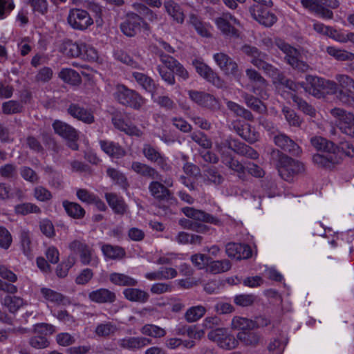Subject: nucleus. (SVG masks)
Listing matches in <instances>:
<instances>
[{
    "instance_id": "obj_1",
    "label": "nucleus",
    "mask_w": 354,
    "mask_h": 354,
    "mask_svg": "<svg viewBox=\"0 0 354 354\" xmlns=\"http://www.w3.org/2000/svg\"><path fill=\"white\" fill-rule=\"evenodd\" d=\"M270 162L277 169L281 178L288 182L292 181L295 176L304 170L302 163L278 149H274L271 152Z\"/></svg>"
},
{
    "instance_id": "obj_2",
    "label": "nucleus",
    "mask_w": 354,
    "mask_h": 354,
    "mask_svg": "<svg viewBox=\"0 0 354 354\" xmlns=\"http://www.w3.org/2000/svg\"><path fill=\"white\" fill-rule=\"evenodd\" d=\"M113 95L120 104L136 110H139L145 104V99L142 95L124 84H118Z\"/></svg>"
},
{
    "instance_id": "obj_3",
    "label": "nucleus",
    "mask_w": 354,
    "mask_h": 354,
    "mask_svg": "<svg viewBox=\"0 0 354 354\" xmlns=\"http://www.w3.org/2000/svg\"><path fill=\"white\" fill-rule=\"evenodd\" d=\"M216 147L218 152L223 156H226L225 149H230L239 155L256 160L259 158V153L251 147L242 143L237 140L227 138L220 143H216Z\"/></svg>"
},
{
    "instance_id": "obj_4",
    "label": "nucleus",
    "mask_w": 354,
    "mask_h": 354,
    "mask_svg": "<svg viewBox=\"0 0 354 354\" xmlns=\"http://www.w3.org/2000/svg\"><path fill=\"white\" fill-rule=\"evenodd\" d=\"M274 44L286 55V61L293 68L301 72H306L308 70L309 66L299 59L300 53L295 48L279 38L274 40Z\"/></svg>"
},
{
    "instance_id": "obj_5",
    "label": "nucleus",
    "mask_w": 354,
    "mask_h": 354,
    "mask_svg": "<svg viewBox=\"0 0 354 354\" xmlns=\"http://www.w3.org/2000/svg\"><path fill=\"white\" fill-rule=\"evenodd\" d=\"M335 80L338 85L337 98L344 104L354 106V80L344 74L336 75Z\"/></svg>"
},
{
    "instance_id": "obj_6",
    "label": "nucleus",
    "mask_w": 354,
    "mask_h": 354,
    "mask_svg": "<svg viewBox=\"0 0 354 354\" xmlns=\"http://www.w3.org/2000/svg\"><path fill=\"white\" fill-rule=\"evenodd\" d=\"M67 22L73 29L84 31L93 24V19L87 10L75 8L69 10Z\"/></svg>"
},
{
    "instance_id": "obj_7",
    "label": "nucleus",
    "mask_w": 354,
    "mask_h": 354,
    "mask_svg": "<svg viewBox=\"0 0 354 354\" xmlns=\"http://www.w3.org/2000/svg\"><path fill=\"white\" fill-rule=\"evenodd\" d=\"M213 59L218 68L226 75L239 80L242 75L238 64L227 54L220 52L213 55Z\"/></svg>"
},
{
    "instance_id": "obj_8",
    "label": "nucleus",
    "mask_w": 354,
    "mask_h": 354,
    "mask_svg": "<svg viewBox=\"0 0 354 354\" xmlns=\"http://www.w3.org/2000/svg\"><path fill=\"white\" fill-rule=\"evenodd\" d=\"M330 112L337 119V127L342 133L354 138V115L339 108L332 109Z\"/></svg>"
},
{
    "instance_id": "obj_9",
    "label": "nucleus",
    "mask_w": 354,
    "mask_h": 354,
    "mask_svg": "<svg viewBox=\"0 0 354 354\" xmlns=\"http://www.w3.org/2000/svg\"><path fill=\"white\" fill-rule=\"evenodd\" d=\"M215 24L218 30L226 37L238 38L239 31L233 25H239V21L230 12H224L216 18Z\"/></svg>"
},
{
    "instance_id": "obj_10",
    "label": "nucleus",
    "mask_w": 354,
    "mask_h": 354,
    "mask_svg": "<svg viewBox=\"0 0 354 354\" xmlns=\"http://www.w3.org/2000/svg\"><path fill=\"white\" fill-rule=\"evenodd\" d=\"M269 7L261 4H254L250 7L249 12L252 17L265 27H271L277 21V16L268 10Z\"/></svg>"
},
{
    "instance_id": "obj_11",
    "label": "nucleus",
    "mask_w": 354,
    "mask_h": 354,
    "mask_svg": "<svg viewBox=\"0 0 354 354\" xmlns=\"http://www.w3.org/2000/svg\"><path fill=\"white\" fill-rule=\"evenodd\" d=\"M188 95L193 102L202 107L214 111L220 109L221 104L219 100L210 93L190 90L188 91Z\"/></svg>"
},
{
    "instance_id": "obj_12",
    "label": "nucleus",
    "mask_w": 354,
    "mask_h": 354,
    "mask_svg": "<svg viewBox=\"0 0 354 354\" xmlns=\"http://www.w3.org/2000/svg\"><path fill=\"white\" fill-rule=\"evenodd\" d=\"M207 337L210 340L216 342L221 348L226 350L233 349L238 345V341L232 335L229 334L225 328L212 330Z\"/></svg>"
},
{
    "instance_id": "obj_13",
    "label": "nucleus",
    "mask_w": 354,
    "mask_h": 354,
    "mask_svg": "<svg viewBox=\"0 0 354 354\" xmlns=\"http://www.w3.org/2000/svg\"><path fill=\"white\" fill-rule=\"evenodd\" d=\"M68 247L74 252L80 253V260L83 264L95 266L99 263L98 258L93 250L85 243L79 240H75L69 244Z\"/></svg>"
},
{
    "instance_id": "obj_14",
    "label": "nucleus",
    "mask_w": 354,
    "mask_h": 354,
    "mask_svg": "<svg viewBox=\"0 0 354 354\" xmlns=\"http://www.w3.org/2000/svg\"><path fill=\"white\" fill-rule=\"evenodd\" d=\"M142 24L146 29L149 28L148 24L142 17L134 12H130L127 15L124 21L120 24V30L127 37H133L140 30Z\"/></svg>"
},
{
    "instance_id": "obj_15",
    "label": "nucleus",
    "mask_w": 354,
    "mask_h": 354,
    "mask_svg": "<svg viewBox=\"0 0 354 354\" xmlns=\"http://www.w3.org/2000/svg\"><path fill=\"white\" fill-rule=\"evenodd\" d=\"M142 153L144 156L150 162L156 163L163 171H169L171 170V166L168 162L167 158L161 153L149 144L143 145Z\"/></svg>"
},
{
    "instance_id": "obj_16",
    "label": "nucleus",
    "mask_w": 354,
    "mask_h": 354,
    "mask_svg": "<svg viewBox=\"0 0 354 354\" xmlns=\"http://www.w3.org/2000/svg\"><path fill=\"white\" fill-rule=\"evenodd\" d=\"M192 65L197 73L205 80L218 87L222 85V81L218 74L207 64L195 59L192 61Z\"/></svg>"
},
{
    "instance_id": "obj_17",
    "label": "nucleus",
    "mask_w": 354,
    "mask_h": 354,
    "mask_svg": "<svg viewBox=\"0 0 354 354\" xmlns=\"http://www.w3.org/2000/svg\"><path fill=\"white\" fill-rule=\"evenodd\" d=\"M182 212L187 217L196 221L207 223L217 226L222 225V221L219 218L203 210L191 207H185L182 208Z\"/></svg>"
},
{
    "instance_id": "obj_18",
    "label": "nucleus",
    "mask_w": 354,
    "mask_h": 354,
    "mask_svg": "<svg viewBox=\"0 0 354 354\" xmlns=\"http://www.w3.org/2000/svg\"><path fill=\"white\" fill-rule=\"evenodd\" d=\"M227 255L235 260L246 259L252 256V250L246 244L229 243L226 245Z\"/></svg>"
},
{
    "instance_id": "obj_19",
    "label": "nucleus",
    "mask_w": 354,
    "mask_h": 354,
    "mask_svg": "<svg viewBox=\"0 0 354 354\" xmlns=\"http://www.w3.org/2000/svg\"><path fill=\"white\" fill-rule=\"evenodd\" d=\"M306 82H301V88H303L306 93L315 97L321 98L323 97V78L317 76L306 75Z\"/></svg>"
},
{
    "instance_id": "obj_20",
    "label": "nucleus",
    "mask_w": 354,
    "mask_h": 354,
    "mask_svg": "<svg viewBox=\"0 0 354 354\" xmlns=\"http://www.w3.org/2000/svg\"><path fill=\"white\" fill-rule=\"evenodd\" d=\"M273 141L277 147L292 155L297 156L301 152L299 145L285 133L279 132L273 136Z\"/></svg>"
},
{
    "instance_id": "obj_21",
    "label": "nucleus",
    "mask_w": 354,
    "mask_h": 354,
    "mask_svg": "<svg viewBox=\"0 0 354 354\" xmlns=\"http://www.w3.org/2000/svg\"><path fill=\"white\" fill-rule=\"evenodd\" d=\"M67 112L73 118L86 124H92L95 121L93 113L78 104H71L67 109Z\"/></svg>"
},
{
    "instance_id": "obj_22",
    "label": "nucleus",
    "mask_w": 354,
    "mask_h": 354,
    "mask_svg": "<svg viewBox=\"0 0 354 354\" xmlns=\"http://www.w3.org/2000/svg\"><path fill=\"white\" fill-rule=\"evenodd\" d=\"M148 189L151 196L158 201H167L173 197L171 191L157 180H153Z\"/></svg>"
},
{
    "instance_id": "obj_23",
    "label": "nucleus",
    "mask_w": 354,
    "mask_h": 354,
    "mask_svg": "<svg viewBox=\"0 0 354 354\" xmlns=\"http://www.w3.org/2000/svg\"><path fill=\"white\" fill-rule=\"evenodd\" d=\"M151 339L143 337H127L118 342V345L124 348L131 351L141 349L142 348L151 344Z\"/></svg>"
},
{
    "instance_id": "obj_24",
    "label": "nucleus",
    "mask_w": 354,
    "mask_h": 354,
    "mask_svg": "<svg viewBox=\"0 0 354 354\" xmlns=\"http://www.w3.org/2000/svg\"><path fill=\"white\" fill-rule=\"evenodd\" d=\"M82 42L77 43L69 39H64L59 46V51L68 57L76 58L82 55Z\"/></svg>"
},
{
    "instance_id": "obj_25",
    "label": "nucleus",
    "mask_w": 354,
    "mask_h": 354,
    "mask_svg": "<svg viewBox=\"0 0 354 354\" xmlns=\"http://www.w3.org/2000/svg\"><path fill=\"white\" fill-rule=\"evenodd\" d=\"M55 132L66 140H78L79 136L77 130L71 125L55 120L53 124Z\"/></svg>"
},
{
    "instance_id": "obj_26",
    "label": "nucleus",
    "mask_w": 354,
    "mask_h": 354,
    "mask_svg": "<svg viewBox=\"0 0 354 354\" xmlns=\"http://www.w3.org/2000/svg\"><path fill=\"white\" fill-rule=\"evenodd\" d=\"M40 294L46 301L56 305L67 306L71 303L67 297L48 288H41Z\"/></svg>"
},
{
    "instance_id": "obj_27",
    "label": "nucleus",
    "mask_w": 354,
    "mask_h": 354,
    "mask_svg": "<svg viewBox=\"0 0 354 354\" xmlns=\"http://www.w3.org/2000/svg\"><path fill=\"white\" fill-rule=\"evenodd\" d=\"M88 298L91 301L98 303H113L116 300V295L106 288H100L93 290L88 294Z\"/></svg>"
},
{
    "instance_id": "obj_28",
    "label": "nucleus",
    "mask_w": 354,
    "mask_h": 354,
    "mask_svg": "<svg viewBox=\"0 0 354 354\" xmlns=\"http://www.w3.org/2000/svg\"><path fill=\"white\" fill-rule=\"evenodd\" d=\"M131 169L136 174L151 180L160 179L161 176L155 168L137 161L132 162Z\"/></svg>"
},
{
    "instance_id": "obj_29",
    "label": "nucleus",
    "mask_w": 354,
    "mask_h": 354,
    "mask_svg": "<svg viewBox=\"0 0 354 354\" xmlns=\"http://www.w3.org/2000/svg\"><path fill=\"white\" fill-rule=\"evenodd\" d=\"M102 150L110 157L121 158L125 156V150L118 143L113 141L102 140L99 142Z\"/></svg>"
},
{
    "instance_id": "obj_30",
    "label": "nucleus",
    "mask_w": 354,
    "mask_h": 354,
    "mask_svg": "<svg viewBox=\"0 0 354 354\" xmlns=\"http://www.w3.org/2000/svg\"><path fill=\"white\" fill-rule=\"evenodd\" d=\"M166 12L174 21L182 24L185 20V15L180 6L173 0H167L164 2Z\"/></svg>"
},
{
    "instance_id": "obj_31",
    "label": "nucleus",
    "mask_w": 354,
    "mask_h": 354,
    "mask_svg": "<svg viewBox=\"0 0 354 354\" xmlns=\"http://www.w3.org/2000/svg\"><path fill=\"white\" fill-rule=\"evenodd\" d=\"M132 76L143 89L151 93L153 97L156 90V85L153 80L147 75L139 72H133Z\"/></svg>"
},
{
    "instance_id": "obj_32",
    "label": "nucleus",
    "mask_w": 354,
    "mask_h": 354,
    "mask_svg": "<svg viewBox=\"0 0 354 354\" xmlns=\"http://www.w3.org/2000/svg\"><path fill=\"white\" fill-rule=\"evenodd\" d=\"M234 129L239 136L249 143H254L259 140V133L250 124L234 126Z\"/></svg>"
},
{
    "instance_id": "obj_33",
    "label": "nucleus",
    "mask_w": 354,
    "mask_h": 354,
    "mask_svg": "<svg viewBox=\"0 0 354 354\" xmlns=\"http://www.w3.org/2000/svg\"><path fill=\"white\" fill-rule=\"evenodd\" d=\"M203 177L204 182L207 185L213 184L214 185H219L224 180L223 175L220 173L218 169L214 166H209L205 169L203 170Z\"/></svg>"
},
{
    "instance_id": "obj_34",
    "label": "nucleus",
    "mask_w": 354,
    "mask_h": 354,
    "mask_svg": "<svg viewBox=\"0 0 354 354\" xmlns=\"http://www.w3.org/2000/svg\"><path fill=\"white\" fill-rule=\"evenodd\" d=\"M106 200L115 214L122 215L127 209V205L124 200L113 193H106L105 194Z\"/></svg>"
},
{
    "instance_id": "obj_35",
    "label": "nucleus",
    "mask_w": 354,
    "mask_h": 354,
    "mask_svg": "<svg viewBox=\"0 0 354 354\" xmlns=\"http://www.w3.org/2000/svg\"><path fill=\"white\" fill-rule=\"evenodd\" d=\"M123 295L125 299L130 301L138 303H145L149 297V295L138 288H129L123 290Z\"/></svg>"
},
{
    "instance_id": "obj_36",
    "label": "nucleus",
    "mask_w": 354,
    "mask_h": 354,
    "mask_svg": "<svg viewBox=\"0 0 354 354\" xmlns=\"http://www.w3.org/2000/svg\"><path fill=\"white\" fill-rule=\"evenodd\" d=\"M62 206L66 214L73 218L82 219L85 216L86 212L84 209L77 203L64 201Z\"/></svg>"
},
{
    "instance_id": "obj_37",
    "label": "nucleus",
    "mask_w": 354,
    "mask_h": 354,
    "mask_svg": "<svg viewBox=\"0 0 354 354\" xmlns=\"http://www.w3.org/2000/svg\"><path fill=\"white\" fill-rule=\"evenodd\" d=\"M1 304L11 313H15L21 307L27 305V302L21 297L11 295L4 297Z\"/></svg>"
},
{
    "instance_id": "obj_38",
    "label": "nucleus",
    "mask_w": 354,
    "mask_h": 354,
    "mask_svg": "<svg viewBox=\"0 0 354 354\" xmlns=\"http://www.w3.org/2000/svg\"><path fill=\"white\" fill-rule=\"evenodd\" d=\"M310 143L317 151L327 153H335L336 146L335 144L321 136H315L310 139Z\"/></svg>"
},
{
    "instance_id": "obj_39",
    "label": "nucleus",
    "mask_w": 354,
    "mask_h": 354,
    "mask_svg": "<svg viewBox=\"0 0 354 354\" xmlns=\"http://www.w3.org/2000/svg\"><path fill=\"white\" fill-rule=\"evenodd\" d=\"M237 338L245 346L252 347L257 346L261 339L259 333L251 331V330L240 331L237 335Z\"/></svg>"
},
{
    "instance_id": "obj_40",
    "label": "nucleus",
    "mask_w": 354,
    "mask_h": 354,
    "mask_svg": "<svg viewBox=\"0 0 354 354\" xmlns=\"http://www.w3.org/2000/svg\"><path fill=\"white\" fill-rule=\"evenodd\" d=\"M241 97L243 98L247 106L252 111L260 114L264 113L267 111L266 106L254 96L247 93H243L241 95Z\"/></svg>"
},
{
    "instance_id": "obj_41",
    "label": "nucleus",
    "mask_w": 354,
    "mask_h": 354,
    "mask_svg": "<svg viewBox=\"0 0 354 354\" xmlns=\"http://www.w3.org/2000/svg\"><path fill=\"white\" fill-rule=\"evenodd\" d=\"M313 161L319 167L330 168L338 162L335 153H327L326 155L317 153L313 155Z\"/></svg>"
},
{
    "instance_id": "obj_42",
    "label": "nucleus",
    "mask_w": 354,
    "mask_h": 354,
    "mask_svg": "<svg viewBox=\"0 0 354 354\" xmlns=\"http://www.w3.org/2000/svg\"><path fill=\"white\" fill-rule=\"evenodd\" d=\"M109 280L112 283L120 286H136L138 284L136 279L122 273H111Z\"/></svg>"
},
{
    "instance_id": "obj_43",
    "label": "nucleus",
    "mask_w": 354,
    "mask_h": 354,
    "mask_svg": "<svg viewBox=\"0 0 354 354\" xmlns=\"http://www.w3.org/2000/svg\"><path fill=\"white\" fill-rule=\"evenodd\" d=\"M290 97L295 103L297 109L302 111L304 114L308 115L312 118H315L316 116V109L303 98L292 93H290Z\"/></svg>"
},
{
    "instance_id": "obj_44",
    "label": "nucleus",
    "mask_w": 354,
    "mask_h": 354,
    "mask_svg": "<svg viewBox=\"0 0 354 354\" xmlns=\"http://www.w3.org/2000/svg\"><path fill=\"white\" fill-rule=\"evenodd\" d=\"M245 73L249 80L256 84L252 89L254 93L257 94L259 89H263L267 86L266 80L254 69L248 68L245 71Z\"/></svg>"
},
{
    "instance_id": "obj_45",
    "label": "nucleus",
    "mask_w": 354,
    "mask_h": 354,
    "mask_svg": "<svg viewBox=\"0 0 354 354\" xmlns=\"http://www.w3.org/2000/svg\"><path fill=\"white\" fill-rule=\"evenodd\" d=\"M58 77L64 82L71 85H78L81 83L82 79L79 73L71 68H63L59 73Z\"/></svg>"
},
{
    "instance_id": "obj_46",
    "label": "nucleus",
    "mask_w": 354,
    "mask_h": 354,
    "mask_svg": "<svg viewBox=\"0 0 354 354\" xmlns=\"http://www.w3.org/2000/svg\"><path fill=\"white\" fill-rule=\"evenodd\" d=\"M176 274V271L172 267H161V270L147 273L145 277L149 280H161L174 278Z\"/></svg>"
},
{
    "instance_id": "obj_47",
    "label": "nucleus",
    "mask_w": 354,
    "mask_h": 354,
    "mask_svg": "<svg viewBox=\"0 0 354 354\" xmlns=\"http://www.w3.org/2000/svg\"><path fill=\"white\" fill-rule=\"evenodd\" d=\"M222 162L228 168L237 173L240 178L245 176V167L243 166L238 160L234 159L233 157L226 155L222 158Z\"/></svg>"
},
{
    "instance_id": "obj_48",
    "label": "nucleus",
    "mask_w": 354,
    "mask_h": 354,
    "mask_svg": "<svg viewBox=\"0 0 354 354\" xmlns=\"http://www.w3.org/2000/svg\"><path fill=\"white\" fill-rule=\"evenodd\" d=\"M101 249L104 255L111 259H122L125 255L124 250L119 246L104 244L102 245Z\"/></svg>"
},
{
    "instance_id": "obj_49",
    "label": "nucleus",
    "mask_w": 354,
    "mask_h": 354,
    "mask_svg": "<svg viewBox=\"0 0 354 354\" xmlns=\"http://www.w3.org/2000/svg\"><path fill=\"white\" fill-rule=\"evenodd\" d=\"M117 329L115 324L107 322L98 324L95 329V333L100 337H108L114 335Z\"/></svg>"
},
{
    "instance_id": "obj_50",
    "label": "nucleus",
    "mask_w": 354,
    "mask_h": 354,
    "mask_svg": "<svg viewBox=\"0 0 354 354\" xmlns=\"http://www.w3.org/2000/svg\"><path fill=\"white\" fill-rule=\"evenodd\" d=\"M232 328L241 331L253 330V320L241 317H234L232 320Z\"/></svg>"
},
{
    "instance_id": "obj_51",
    "label": "nucleus",
    "mask_w": 354,
    "mask_h": 354,
    "mask_svg": "<svg viewBox=\"0 0 354 354\" xmlns=\"http://www.w3.org/2000/svg\"><path fill=\"white\" fill-rule=\"evenodd\" d=\"M189 21L201 36L204 37H209L211 36V34L207 27V24L203 23L196 15L191 14L189 15Z\"/></svg>"
},
{
    "instance_id": "obj_52",
    "label": "nucleus",
    "mask_w": 354,
    "mask_h": 354,
    "mask_svg": "<svg viewBox=\"0 0 354 354\" xmlns=\"http://www.w3.org/2000/svg\"><path fill=\"white\" fill-rule=\"evenodd\" d=\"M140 332L145 335L154 338H160L166 335V330L164 328L153 324H145L141 328Z\"/></svg>"
},
{
    "instance_id": "obj_53",
    "label": "nucleus",
    "mask_w": 354,
    "mask_h": 354,
    "mask_svg": "<svg viewBox=\"0 0 354 354\" xmlns=\"http://www.w3.org/2000/svg\"><path fill=\"white\" fill-rule=\"evenodd\" d=\"M326 52L330 56L335 57L337 60L339 61H351L354 59L353 53L339 48H336L335 47L333 46H328L326 48Z\"/></svg>"
},
{
    "instance_id": "obj_54",
    "label": "nucleus",
    "mask_w": 354,
    "mask_h": 354,
    "mask_svg": "<svg viewBox=\"0 0 354 354\" xmlns=\"http://www.w3.org/2000/svg\"><path fill=\"white\" fill-rule=\"evenodd\" d=\"M19 239L23 252L27 257H30L32 250L30 232L27 230H21L19 234Z\"/></svg>"
},
{
    "instance_id": "obj_55",
    "label": "nucleus",
    "mask_w": 354,
    "mask_h": 354,
    "mask_svg": "<svg viewBox=\"0 0 354 354\" xmlns=\"http://www.w3.org/2000/svg\"><path fill=\"white\" fill-rule=\"evenodd\" d=\"M15 212L17 214L27 215L31 213L40 214L41 210L34 203H24L17 205L15 207Z\"/></svg>"
},
{
    "instance_id": "obj_56",
    "label": "nucleus",
    "mask_w": 354,
    "mask_h": 354,
    "mask_svg": "<svg viewBox=\"0 0 354 354\" xmlns=\"http://www.w3.org/2000/svg\"><path fill=\"white\" fill-rule=\"evenodd\" d=\"M232 283L233 284H238L242 282L245 286L252 288L261 286L264 282V280L260 276L248 277L242 281L238 277H236L235 279H232Z\"/></svg>"
},
{
    "instance_id": "obj_57",
    "label": "nucleus",
    "mask_w": 354,
    "mask_h": 354,
    "mask_svg": "<svg viewBox=\"0 0 354 354\" xmlns=\"http://www.w3.org/2000/svg\"><path fill=\"white\" fill-rule=\"evenodd\" d=\"M256 300L257 296L253 294H240L234 297V304L241 307L251 306Z\"/></svg>"
},
{
    "instance_id": "obj_58",
    "label": "nucleus",
    "mask_w": 354,
    "mask_h": 354,
    "mask_svg": "<svg viewBox=\"0 0 354 354\" xmlns=\"http://www.w3.org/2000/svg\"><path fill=\"white\" fill-rule=\"evenodd\" d=\"M205 313V308L202 306H193L185 313V319L188 322H194L201 318Z\"/></svg>"
},
{
    "instance_id": "obj_59",
    "label": "nucleus",
    "mask_w": 354,
    "mask_h": 354,
    "mask_svg": "<svg viewBox=\"0 0 354 354\" xmlns=\"http://www.w3.org/2000/svg\"><path fill=\"white\" fill-rule=\"evenodd\" d=\"M190 138L194 142L205 149H210L212 147V141L204 133L201 131L193 132L190 135Z\"/></svg>"
},
{
    "instance_id": "obj_60",
    "label": "nucleus",
    "mask_w": 354,
    "mask_h": 354,
    "mask_svg": "<svg viewBox=\"0 0 354 354\" xmlns=\"http://www.w3.org/2000/svg\"><path fill=\"white\" fill-rule=\"evenodd\" d=\"M282 113L288 123L292 127H299L301 123V120L297 115L295 111L288 106H283Z\"/></svg>"
},
{
    "instance_id": "obj_61",
    "label": "nucleus",
    "mask_w": 354,
    "mask_h": 354,
    "mask_svg": "<svg viewBox=\"0 0 354 354\" xmlns=\"http://www.w3.org/2000/svg\"><path fill=\"white\" fill-rule=\"evenodd\" d=\"M22 104L15 100H9L2 104V111L4 114L10 115L18 113L22 111Z\"/></svg>"
},
{
    "instance_id": "obj_62",
    "label": "nucleus",
    "mask_w": 354,
    "mask_h": 354,
    "mask_svg": "<svg viewBox=\"0 0 354 354\" xmlns=\"http://www.w3.org/2000/svg\"><path fill=\"white\" fill-rule=\"evenodd\" d=\"M115 57L117 60L133 68H140V64L134 60L130 55L122 50H118L115 53Z\"/></svg>"
},
{
    "instance_id": "obj_63",
    "label": "nucleus",
    "mask_w": 354,
    "mask_h": 354,
    "mask_svg": "<svg viewBox=\"0 0 354 354\" xmlns=\"http://www.w3.org/2000/svg\"><path fill=\"white\" fill-rule=\"evenodd\" d=\"M81 48L82 55L80 57L88 61H95L97 59V51L94 47L82 42Z\"/></svg>"
},
{
    "instance_id": "obj_64",
    "label": "nucleus",
    "mask_w": 354,
    "mask_h": 354,
    "mask_svg": "<svg viewBox=\"0 0 354 354\" xmlns=\"http://www.w3.org/2000/svg\"><path fill=\"white\" fill-rule=\"evenodd\" d=\"M106 174L113 181L121 186H124L127 184L125 176L116 169L109 167L106 169Z\"/></svg>"
}]
</instances>
